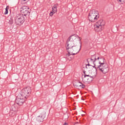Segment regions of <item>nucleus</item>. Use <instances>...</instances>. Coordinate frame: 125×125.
I'll return each mask as SVG.
<instances>
[{
  "label": "nucleus",
  "mask_w": 125,
  "mask_h": 125,
  "mask_svg": "<svg viewBox=\"0 0 125 125\" xmlns=\"http://www.w3.org/2000/svg\"><path fill=\"white\" fill-rule=\"evenodd\" d=\"M91 59L94 60H97V62L99 64V65H98L97 67L98 71H99L104 74H107V73L109 72V67L108 66V64L105 63L104 58H100L99 57L96 58V55H93L91 57Z\"/></svg>",
  "instance_id": "nucleus-1"
},
{
  "label": "nucleus",
  "mask_w": 125,
  "mask_h": 125,
  "mask_svg": "<svg viewBox=\"0 0 125 125\" xmlns=\"http://www.w3.org/2000/svg\"><path fill=\"white\" fill-rule=\"evenodd\" d=\"M90 72L91 70H88V68H86V67L85 70L83 71L84 77L82 78V81L86 84H88L92 82V78L90 77Z\"/></svg>",
  "instance_id": "nucleus-2"
},
{
  "label": "nucleus",
  "mask_w": 125,
  "mask_h": 125,
  "mask_svg": "<svg viewBox=\"0 0 125 125\" xmlns=\"http://www.w3.org/2000/svg\"><path fill=\"white\" fill-rule=\"evenodd\" d=\"M88 18L91 22H96L99 18L98 11L95 9L91 10L89 12Z\"/></svg>",
  "instance_id": "nucleus-3"
},
{
  "label": "nucleus",
  "mask_w": 125,
  "mask_h": 125,
  "mask_svg": "<svg viewBox=\"0 0 125 125\" xmlns=\"http://www.w3.org/2000/svg\"><path fill=\"white\" fill-rule=\"evenodd\" d=\"M77 40V37L75 35H72L70 36L67 41V46L66 47L67 52L69 51L70 48H73L75 46L76 40Z\"/></svg>",
  "instance_id": "nucleus-4"
},
{
  "label": "nucleus",
  "mask_w": 125,
  "mask_h": 125,
  "mask_svg": "<svg viewBox=\"0 0 125 125\" xmlns=\"http://www.w3.org/2000/svg\"><path fill=\"white\" fill-rule=\"evenodd\" d=\"M81 48H82L81 45H76L73 48H70L68 52V54L66 55V57L68 58V57H70L71 55H76V54H78V53L80 52Z\"/></svg>",
  "instance_id": "nucleus-5"
},
{
  "label": "nucleus",
  "mask_w": 125,
  "mask_h": 125,
  "mask_svg": "<svg viewBox=\"0 0 125 125\" xmlns=\"http://www.w3.org/2000/svg\"><path fill=\"white\" fill-rule=\"evenodd\" d=\"M105 21L101 20L98 21L96 24L94 25V29L95 32H101L103 30V27L105 26Z\"/></svg>",
  "instance_id": "nucleus-6"
},
{
  "label": "nucleus",
  "mask_w": 125,
  "mask_h": 125,
  "mask_svg": "<svg viewBox=\"0 0 125 125\" xmlns=\"http://www.w3.org/2000/svg\"><path fill=\"white\" fill-rule=\"evenodd\" d=\"M32 92V88L30 87H27L26 88H23L21 90V94H19V95H21L25 99H27L30 96L31 93Z\"/></svg>",
  "instance_id": "nucleus-7"
},
{
  "label": "nucleus",
  "mask_w": 125,
  "mask_h": 125,
  "mask_svg": "<svg viewBox=\"0 0 125 125\" xmlns=\"http://www.w3.org/2000/svg\"><path fill=\"white\" fill-rule=\"evenodd\" d=\"M25 21V17L22 14H19L15 17V22L17 25H21L23 24Z\"/></svg>",
  "instance_id": "nucleus-8"
},
{
  "label": "nucleus",
  "mask_w": 125,
  "mask_h": 125,
  "mask_svg": "<svg viewBox=\"0 0 125 125\" xmlns=\"http://www.w3.org/2000/svg\"><path fill=\"white\" fill-rule=\"evenodd\" d=\"M87 61L88 62V64L86 65V69L88 68V66H90V63L94 64V65L95 66L94 68H95L96 71H98V70H97V66H99V63L98 64V63L97 62V60H94L91 59V58H88L87 60Z\"/></svg>",
  "instance_id": "nucleus-9"
},
{
  "label": "nucleus",
  "mask_w": 125,
  "mask_h": 125,
  "mask_svg": "<svg viewBox=\"0 0 125 125\" xmlns=\"http://www.w3.org/2000/svg\"><path fill=\"white\" fill-rule=\"evenodd\" d=\"M26 98H24L23 96H21V95H18L16 99V103L20 106L23 105L24 102H25Z\"/></svg>",
  "instance_id": "nucleus-10"
},
{
  "label": "nucleus",
  "mask_w": 125,
  "mask_h": 125,
  "mask_svg": "<svg viewBox=\"0 0 125 125\" xmlns=\"http://www.w3.org/2000/svg\"><path fill=\"white\" fill-rule=\"evenodd\" d=\"M21 12L22 15H30V8L27 6H22L21 8Z\"/></svg>",
  "instance_id": "nucleus-11"
},
{
  "label": "nucleus",
  "mask_w": 125,
  "mask_h": 125,
  "mask_svg": "<svg viewBox=\"0 0 125 125\" xmlns=\"http://www.w3.org/2000/svg\"><path fill=\"white\" fill-rule=\"evenodd\" d=\"M44 118H45V112H43L40 114V115L37 116L36 118V121H37L38 123H41L42 122H43Z\"/></svg>",
  "instance_id": "nucleus-12"
},
{
  "label": "nucleus",
  "mask_w": 125,
  "mask_h": 125,
  "mask_svg": "<svg viewBox=\"0 0 125 125\" xmlns=\"http://www.w3.org/2000/svg\"><path fill=\"white\" fill-rule=\"evenodd\" d=\"M90 75V78L91 79H92V81H93V79H94V78L97 75V72H96V71L91 70Z\"/></svg>",
  "instance_id": "nucleus-13"
},
{
  "label": "nucleus",
  "mask_w": 125,
  "mask_h": 125,
  "mask_svg": "<svg viewBox=\"0 0 125 125\" xmlns=\"http://www.w3.org/2000/svg\"><path fill=\"white\" fill-rule=\"evenodd\" d=\"M54 13L57 12V4H55L52 7V11Z\"/></svg>",
  "instance_id": "nucleus-14"
},
{
  "label": "nucleus",
  "mask_w": 125,
  "mask_h": 125,
  "mask_svg": "<svg viewBox=\"0 0 125 125\" xmlns=\"http://www.w3.org/2000/svg\"><path fill=\"white\" fill-rule=\"evenodd\" d=\"M8 23L10 24V25H12L13 24V18H10L8 19Z\"/></svg>",
  "instance_id": "nucleus-15"
},
{
  "label": "nucleus",
  "mask_w": 125,
  "mask_h": 125,
  "mask_svg": "<svg viewBox=\"0 0 125 125\" xmlns=\"http://www.w3.org/2000/svg\"><path fill=\"white\" fill-rule=\"evenodd\" d=\"M29 0H21V4H26Z\"/></svg>",
  "instance_id": "nucleus-16"
},
{
  "label": "nucleus",
  "mask_w": 125,
  "mask_h": 125,
  "mask_svg": "<svg viewBox=\"0 0 125 125\" xmlns=\"http://www.w3.org/2000/svg\"><path fill=\"white\" fill-rule=\"evenodd\" d=\"M8 9H9V6H7L5 8V11L4 12L5 15H6V14H8Z\"/></svg>",
  "instance_id": "nucleus-17"
},
{
  "label": "nucleus",
  "mask_w": 125,
  "mask_h": 125,
  "mask_svg": "<svg viewBox=\"0 0 125 125\" xmlns=\"http://www.w3.org/2000/svg\"><path fill=\"white\" fill-rule=\"evenodd\" d=\"M77 86H81L82 88H84V87L85 86L84 84H82L81 83V84H78Z\"/></svg>",
  "instance_id": "nucleus-18"
},
{
  "label": "nucleus",
  "mask_w": 125,
  "mask_h": 125,
  "mask_svg": "<svg viewBox=\"0 0 125 125\" xmlns=\"http://www.w3.org/2000/svg\"><path fill=\"white\" fill-rule=\"evenodd\" d=\"M117 1H118L119 3H122V4L125 3V0H117Z\"/></svg>",
  "instance_id": "nucleus-19"
},
{
  "label": "nucleus",
  "mask_w": 125,
  "mask_h": 125,
  "mask_svg": "<svg viewBox=\"0 0 125 125\" xmlns=\"http://www.w3.org/2000/svg\"><path fill=\"white\" fill-rule=\"evenodd\" d=\"M55 14V13H54L53 12V11H52L50 13V16H53V14Z\"/></svg>",
  "instance_id": "nucleus-20"
},
{
  "label": "nucleus",
  "mask_w": 125,
  "mask_h": 125,
  "mask_svg": "<svg viewBox=\"0 0 125 125\" xmlns=\"http://www.w3.org/2000/svg\"><path fill=\"white\" fill-rule=\"evenodd\" d=\"M63 125H68V123H65Z\"/></svg>",
  "instance_id": "nucleus-21"
},
{
  "label": "nucleus",
  "mask_w": 125,
  "mask_h": 125,
  "mask_svg": "<svg viewBox=\"0 0 125 125\" xmlns=\"http://www.w3.org/2000/svg\"><path fill=\"white\" fill-rule=\"evenodd\" d=\"M67 59H69V60H71V59H69V58H67Z\"/></svg>",
  "instance_id": "nucleus-22"
}]
</instances>
